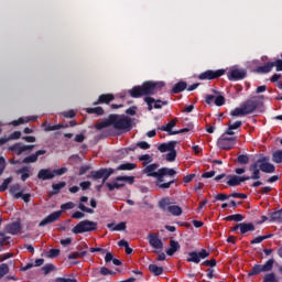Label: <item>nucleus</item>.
<instances>
[{
	"label": "nucleus",
	"instance_id": "4be33fe9",
	"mask_svg": "<svg viewBox=\"0 0 282 282\" xmlns=\"http://www.w3.org/2000/svg\"><path fill=\"white\" fill-rule=\"evenodd\" d=\"M182 247L180 246V242L176 240L171 239L170 240V248L165 251L167 257H173L175 252L180 251Z\"/></svg>",
	"mask_w": 282,
	"mask_h": 282
},
{
	"label": "nucleus",
	"instance_id": "37998d69",
	"mask_svg": "<svg viewBox=\"0 0 282 282\" xmlns=\"http://www.w3.org/2000/svg\"><path fill=\"white\" fill-rule=\"evenodd\" d=\"M177 158V151L175 150V148H173V150H171L166 156H165V160L166 162H175Z\"/></svg>",
	"mask_w": 282,
	"mask_h": 282
},
{
	"label": "nucleus",
	"instance_id": "6e6552de",
	"mask_svg": "<svg viewBox=\"0 0 282 282\" xmlns=\"http://www.w3.org/2000/svg\"><path fill=\"white\" fill-rule=\"evenodd\" d=\"M217 144L223 151H230L237 144V137H223L218 139Z\"/></svg>",
	"mask_w": 282,
	"mask_h": 282
},
{
	"label": "nucleus",
	"instance_id": "6e6d98bb",
	"mask_svg": "<svg viewBox=\"0 0 282 282\" xmlns=\"http://www.w3.org/2000/svg\"><path fill=\"white\" fill-rule=\"evenodd\" d=\"M144 102L148 105V111H153V102H155V98L144 97Z\"/></svg>",
	"mask_w": 282,
	"mask_h": 282
},
{
	"label": "nucleus",
	"instance_id": "7c9ffc66",
	"mask_svg": "<svg viewBox=\"0 0 282 282\" xmlns=\"http://www.w3.org/2000/svg\"><path fill=\"white\" fill-rule=\"evenodd\" d=\"M111 115H109L108 119L97 123L95 126V129H97V131H101V129H107V127H111Z\"/></svg>",
	"mask_w": 282,
	"mask_h": 282
},
{
	"label": "nucleus",
	"instance_id": "79ce46f5",
	"mask_svg": "<svg viewBox=\"0 0 282 282\" xmlns=\"http://www.w3.org/2000/svg\"><path fill=\"white\" fill-rule=\"evenodd\" d=\"M263 282H279L276 274L274 272L267 273L263 276Z\"/></svg>",
	"mask_w": 282,
	"mask_h": 282
},
{
	"label": "nucleus",
	"instance_id": "49530a36",
	"mask_svg": "<svg viewBox=\"0 0 282 282\" xmlns=\"http://www.w3.org/2000/svg\"><path fill=\"white\" fill-rule=\"evenodd\" d=\"M272 160L275 164H282V150L275 151L272 155Z\"/></svg>",
	"mask_w": 282,
	"mask_h": 282
},
{
	"label": "nucleus",
	"instance_id": "a211bd4d",
	"mask_svg": "<svg viewBox=\"0 0 282 282\" xmlns=\"http://www.w3.org/2000/svg\"><path fill=\"white\" fill-rule=\"evenodd\" d=\"M22 226L20 221H14L7 225L6 230L9 235H19L21 232Z\"/></svg>",
	"mask_w": 282,
	"mask_h": 282
},
{
	"label": "nucleus",
	"instance_id": "bb28decb",
	"mask_svg": "<svg viewBox=\"0 0 282 282\" xmlns=\"http://www.w3.org/2000/svg\"><path fill=\"white\" fill-rule=\"evenodd\" d=\"M253 230H256L254 224L240 223V235H246V232H253Z\"/></svg>",
	"mask_w": 282,
	"mask_h": 282
},
{
	"label": "nucleus",
	"instance_id": "cd10ccee",
	"mask_svg": "<svg viewBox=\"0 0 282 282\" xmlns=\"http://www.w3.org/2000/svg\"><path fill=\"white\" fill-rule=\"evenodd\" d=\"M187 87L188 84L186 82H178L173 86L172 94H182V91H185Z\"/></svg>",
	"mask_w": 282,
	"mask_h": 282
},
{
	"label": "nucleus",
	"instance_id": "ea45409f",
	"mask_svg": "<svg viewBox=\"0 0 282 282\" xmlns=\"http://www.w3.org/2000/svg\"><path fill=\"white\" fill-rule=\"evenodd\" d=\"M116 182H127V184H133L135 176H117Z\"/></svg>",
	"mask_w": 282,
	"mask_h": 282
},
{
	"label": "nucleus",
	"instance_id": "4c0bfd02",
	"mask_svg": "<svg viewBox=\"0 0 282 282\" xmlns=\"http://www.w3.org/2000/svg\"><path fill=\"white\" fill-rule=\"evenodd\" d=\"M169 206H171V199H169V198H162L159 202V208H161V210H163V212L169 210Z\"/></svg>",
	"mask_w": 282,
	"mask_h": 282
},
{
	"label": "nucleus",
	"instance_id": "2f4dec72",
	"mask_svg": "<svg viewBox=\"0 0 282 282\" xmlns=\"http://www.w3.org/2000/svg\"><path fill=\"white\" fill-rule=\"evenodd\" d=\"M186 261L188 263H199L202 260L199 259V253H197V251H191Z\"/></svg>",
	"mask_w": 282,
	"mask_h": 282
},
{
	"label": "nucleus",
	"instance_id": "423d86ee",
	"mask_svg": "<svg viewBox=\"0 0 282 282\" xmlns=\"http://www.w3.org/2000/svg\"><path fill=\"white\" fill-rule=\"evenodd\" d=\"M113 175V169H100L98 171H91L89 175H87L88 180H102V184L109 180Z\"/></svg>",
	"mask_w": 282,
	"mask_h": 282
},
{
	"label": "nucleus",
	"instance_id": "f704fd0d",
	"mask_svg": "<svg viewBox=\"0 0 282 282\" xmlns=\"http://www.w3.org/2000/svg\"><path fill=\"white\" fill-rule=\"evenodd\" d=\"M134 169H138L137 164H134V163H123V164H120L117 167V171H133Z\"/></svg>",
	"mask_w": 282,
	"mask_h": 282
},
{
	"label": "nucleus",
	"instance_id": "5fc2aeb1",
	"mask_svg": "<svg viewBox=\"0 0 282 282\" xmlns=\"http://www.w3.org/2000/svg\"><path fill=\"white\" fill-rule=\"evenodd\" d=\"M42 270L44 271V274H50V272H54V270H56V265L48 263L42 267Z\"/></svg>",
	"mask_w": 282,
	"mask_h": 282
},
{
	"label": "nucleus",
	"instance_id": "de8ad7c7",
	"mask_svg": "<svg viewBox=\"0 0 282 282\" xmlns=\"http://www.w3.org/2000/svg\"><path fill=\"white\" fill-rule=\"evenodd\" d=\"M238 164H249L250 163V156L248 154H240L237 158Z\"/></svg>",
	"mask_w": 282,
	"mask_h": 282
},
{
	"label": "nucleus",
	"instance_id": "4468645a",
	"mask_svg": "<svg viewBox=\"0 0 282 282\" xmlns=\"http://www.w3.org/2000/svg\"><path fill=\"white\" fill-rule=\"evenodd\" d=\"M149 243L155 250H162L164 248V242L161 241L160 237L155 234L148 235Z\"/></svg>",
	"mask_w": 282,
	"mask_h": 282
},
{
	"label": "nucleus",
	"instance_id": "0e129e2a",
	"mask_svg": "<svg viewBox=\"0 0 282 282\" xmlns=\"http://www.w3.org/2000/svg\"><path fill=\"white\" fill-rule=\"evenodd\" d=\"M198 253V259H208L210 257V252H208L206 249H202Z\"/></svg>",
	"mask_w": 282,
	"mask_h": 282
},
{
	"label": "nucleus",
	"instance_id": "8fccbe9b",
	"mask_svg": "<svg viewBox=\"0 0 282 282\" xmlns=\"http://www.w3.org/2000/svg\"><path fill=\"white\" fill-rule=\"evenodd\" d=\"M58 129H67V126L65 124H55V126H52V124H48L46 128H45V131H58Z\"/></svg>",
	"mask_w": 282,
	"mask_h": 282
},
{
	"label": "nucleus",
	"instance_id": "412c9836",
	"mask_svg": "<svg viewBox=\"0 0 282 282\" xmlns=\"http://www.w3.org/2000/svg\"><path fill=\"white\" fill-rule=\"evenodd\" d=\"M17 175H21V181L26 182L29 177L32 175V170L30 166H22L21 169L15 171Z\"/></svg>",
	"mask_w": 282,
	"mask_h": 282
},
{
	"label": "nucleus",
	"instance_id": "1a4fd4ad",
	"mask_svg": "<svg viewBox=\"0 0 282 282\" xmlns=\"http://www.w3.org/2000/svg\"><path fill=\"white\" fill-rule=\"evenodd\" d=\"M248 76V72L243 68H234L227 73L228 80H243Z\"/></svg>",
	"mask_w": 282,
	"mask_h": 282
},
{
	"label": "nucleus",
	"instance_id": "680f3d73",
	"mask_svg": "<svg viewBox=\"0 0 282 282\" xmlns=\"http://www.w3.org/2000/svg\"><path fill=\"white\" fill-rule=\"evenodd\" d=\"M202 265H205L206 268H215V265H217V260H206L202 263Z\"/></svg>",
	"mask_w": 282,
	"mask_h": 282
},
{
	"label": "nucleus",
	"instance_id": "aec40b11",
	"mask_svg": "<svg viewBox=\"0 0 282 282\" xmlns=\"http://www.w3.org/2000/svg\"><path fill=\"white\" fill-rule=\"evenodd\" d=\"M116 96L112 94H102L99 96L98 100L94 105H109L111 100H115Z\"/></svg>",
	"mask_w": 282,
	"mask_h": 282
},
{
	"label": "nucleus",
	"instance_id": "b1692460",
	"mask_svg": "<svg viewBox=\"0 0 282 282\" xmlns=\"http://www.w3.org/2000/svg\"><path fill=\"white\" fill-rule=\"evenodd\" d=\"M269 221L271 224H282V209H279L276 212H272L269 214Z\"/></svg>",
	"mask_w": 282,
	"mask_h": 282
},
{
	"label": "nucleus",
	"instance_id": "c756f323",
	"mask_svg": "<svg viewBox=\"0 0 282 282\" xmlns=\"http://www.w3.org/2000/svg\"><path fill=\"white\" fill-rule=\"evenodd\" d=\"M108 228H111L112 231H117L120 232L122 230H127V223H119L117 225L115 224H108L107 225Z\"/></svg>",
	"mask_w": 282,
	"mask_h": 282
},
{
	"label": "nucleus",
	"instance_id": "7ed1b4c3",
	"mask_svg": "<svg viewBox=\"0 0 282 282\" xmlns=\"http://www.w3.org/2000/svg\"><path fill=\"white\" fill-rule=\"evenodd\" d=\"M110 122L117 131H124L126 133L133 129L131 119L127 116H119L116 113L110 115Z\"/></svg>",
	"mask_w": 282,
	"mask_h": 282
},
{
	"label": "nucleus",
	"instance_id": "774afa93",
	"mask_svg": "<svg viewBox=\"0 0 282 282\" xmlns=\"http://www.w3.org/2000/svg\"><path fill=\"white\" fill-rule=\"evenodd\" d=\"M162 105H169V101H162L160 99H156L154 101V109H162Z\"/></svg>",
	"mask_w": 282,
	"mask_h": 282
},
{
	"label": "nucleus",
	"instance_id": "f257e3e1",
	"mask_svg": "<svg viewBox=\"0 0 282 282\" xmlns=\"http://www.w3.org/2000/svg\"><path fill=\"white\" fill-rule=\"evenodd\" d=\"M159 166H160V164L152 163L143 170V173L145 175H148V177H155V180H156L155 186H158V188H162L163 191H165L166 188H171V185L175 184V182H177V180L173 178L171 181L164 182V177H173V176L177 175V171H175L174 169H170V167L159 169Z\"/></svg>",
	"mask_w": 282,
	"mask_h": 282
},
{
	"label": "nucleus",
	"instance_id": "c03bdc74",
	"mask_svg": "<svg viewBox=\"0 0 282 282\" xmlns=\"http://www.w3.org/2000/svg\"><path fill=\"white\" fill-rule=\"evenodd\" d=\"M119 182L120 181H116V178H115L113 183H106L108 191H110V193H111V192L116 191V188L117 189L122 188V185H119Z\"/></svg>",
	"mask_w": 282,
	"mask_h": 282
},
{
	"label": "nucleus",
	"instance_id": "603ef678",
	"mask_svg": "<svg viewBox=\"0 0 282 282\" xmlns=\"http://www.w3.org/2000/svg\"><path fill=\"white\" fill-rule=\"evenodd\" d=\"M214 104L216 105V107H224V105H226V98L219 95L215 97Z\"/></svg>",
	"mask_w": 282,
	"mask_h": 282
},
{
	"label": "nucleus",
	"instance_id": "5701e85b",
	"mask_svg": "<svg viewBox=\"0 0 282 282\" xmlns=\"http://www.w3.org/2000/svg\"><path fill=\"white\" fill-rule=\"evenodd\" d=\"M177 145V141H170L167 143H161L159 147H158V150L161 152V153H166V151H173V149H175V147Z\"/></svg>",
	"mask_w": 282,
	"mask_h": 282
},
{
	"label": "nucleus",
	"instance_id": "0eeeda50",
	"mask_svg": "<svg viewBox=\"0 0 282 282\" xmlns=\"http://www.w3.org/2000/svg\"><path fill=\"white\" fill-rule=\"evenodd\" d=\"M226 74V69H208L198 75V80H215L216 78H221Z\"/></svg>",
	"mask_w": 282,
	"mask_h": 282
},
{
	"label": "nucleus",
	"instance_id": "9d476101",
	"mask_svg": "<svg viewBox=\"0 0 282 282\" xmlns=\"http://www.w3.org/2000/svg\"><path fill=\"white\" fill-rule=\"evenodd\" d=\"M32 149H34V145H25L21 142L14 143L8 148L14 155H21L25 153V151H32Z\"/></svg>",
	"mask_w": 282,
	"mask_h": 282
},
{
	"label": "nucleus",
	"instance_id": "f3484780",
	"mask_svg": "<svg viewBox=\"0 0 282 282\" xmlns=\"http://www.w3.org/2000/svg\"><path fill=\"white\" fill-rule=\"evenodd\" d=\"M249 171L251 176H249V180H261V167H259V163H253L249 166Z\"/></svg>",
	"mask_w": 282,
	"mask_h": 282
},
{
	"label": "nucleus",
	"instance_id": "a19ab883",
	"mask_svg": "<svg viewBox=\"0 0 282 282\" xmlns=\"http://www.w3.org/2000/svg\"><path fill=\"white\" fill-rule=\"evenodd\" d=\"M35 162H39L36 154H31L22 160V164H34Z\"/></svg>",
	"mask_w": 282,
	"mask_h": 282
},
{
	"label": "nucleus",
	"instance_id": "e2e57ef3",
	"mask_svg": "<svg viewBox=\"0 0 282 282\" xmlns=\"http://www.w3.org/2000/svg\"><path fill=\"white\" fill-rule=\"evenodd\" d=\"M137 147H139V149H142L143 151H147L148 149H151V144H149L147 141L138 142Z\"/></svg>",
	"mask_w": 282,
	"mask_h": 282
},
{
	"label": "nucleus",
	"instance_id": "3c124183",
	"mask_svg": "<svg viewBox=\"0 0 282 282\" xmlns=\"http://www.w3.org/2000/svg\"><path fill=\"white\" fill-rule=\"evenodd\" d=\"M12 183V177H8L3 181V183L0 185V193H4V191H8V186Z\"/></svg>",
	"mask_w": 282,
	"mask_h": 282
},
{
	"label": "nucleus",
	"instance_id": "2eb2a0df",
	"mask_svg": "<svg viewBox=\"0 0 282 282\" xmlns=\"http://www.w3.org/2000/svg\"><path fill=\"white\" fill-rule=\"evenodd\" d=\"M258 164L262 173H274V171H276L274 164L267 162L265 159H259Z\"/></svg>",
	"mask_w": 282,
	"mask_h": 282
},
{
	"label": "nucleus",
	"instance_id": "6ab92c4d",
	"mask_svg": "<svg viewBox=\"0 0 282 282\" xmlns=\"http://www.w3.org/2000/svg\"><path fill=\"white\" fill-rule=\"evenodd\" d=\"M37 180H43L44 182L47 180H54V171L50 169H42L37 173Z\"/></svg>",
	"mask_w": 282,
	"mask_h": 282
},
{
	"label": "nucleus",
	"instance_id": "f03ea898",
	"mask_svg": "<svg viewBox=\"0 0 282 282\" xmlns=\"http://www.w3.org/2000/svg\"><path fill=\"white\" fill-rule=\"evenodd\" d=\"M164 89L163 82H144L141 86H134L132 89L128 90L131 98H142V96H155L159 91Z\"/></svg>",
	"mask_w": 282,
	"mask_h": 282
},
{
	"label": "nucleus",
	"instance_id": "473e14b6",
	"mask_svg": "<svg viewBox=\"0 0 282 282\" xmlns=\"http://www.w3.org/2000/svg\"><path fill=\"white\" fill-rule=\"evenodd\" d=\"M149 270L154 276H160L164 272V268L158 267V264H150Z\"/></svg>",
	"mask_w": 282,
	"mask_h": 282
},
{
	"label": "nucleus",
	"instance_id": "72a5a7b5",
	"mask_svg": "<svg viewBox=\"0 0 282 282\" xmlns=\"http://www.w3.org/2000/svg\"><path fill=\"white\" fill-rule=\"evenodd\" d=\"M167 212H170L174 217H180V215H182V207L177 205H171L167 207Z\"/></svg>",
	"mask_w": 282,
	"mask_h": 282
},
{
	"label": "nucleus",
	"instance_id": "13d9d810",
	"mask_svg": "<svg viewBox=\"0 0 282 282\" xmlns=\"http://www.w3.org/2000/svg\"><path fill=\"white\" fill-rule=\"evenodd\" d=\"M139 162H145L144 164H151V162H153V158H151L149 154H143L139 156Z\"/></svg>",
	"mask_w": 282,
	"mask_h": 282
},
{
	"label": "nucleus",
	"instance_id": "f8f14e48",
	"mask_svg": "<svg viewBox=\"0 0 282 282\" xmlns=\"http://www.w3.org/2000/svg\"><path fill=\"white\" fill-rule=\"evenodd\" d=\"M227 177V186H239L241 183L250 180V176L228 175Z\"/></svg>",
	"mask_w": 282,
	"mask_h": 282
},
{
	"label": "nucleus",
	"instance_id": "c85d7f7f",
	"mask_svg": "<svg viewBox=\"0 0 282 282\" xmlns=\"http://www.w3.org/2000/svg\"><path fill=\"white\" fill-rule=\"evenodd\" d=\"M272 69H273V64H272V62H269L263 66H258L256 72L258 74H270V72H272Z\"/></svg>",
	"mask_w": 282,
	"mask_h": 282
},
{
	"label": "nucleus",
	"instance_id": "20e7f679",
	"mask_svg": "<svg viewBox=\"0 0 282 282\" xmlns=\"http://www.w3.org/2000/svg\"><path fill=\"white\" fill-rule=\"evenodd\" d=\"M98 230V223L93 220H82L73 229V235H84V232H94Z\"/></svg>",
	"mask_w": 282,
	"mask_h": 282
},
{
	"label": "nucleus",
	"instance_id": "dca6fc26",
	"mask_svg": "<svg viewBox=\"0 0 282 282\" xmlns=\"http://www.w3.org/2000/svg\"><path fill=\"white\" fill-rule=\"evenodd\" d=\"M177 124V118H174L165 126L158 127V131H166L167 135H177L176 131H173V127Z\"/></svg>",
	"mask_w": 282,
	"mask_h": 282
},
{
	"label": "nucleus",
	"instance_id": "e433bc0d",
	"mask_svg": "<svg viewBox=\"0 0 282 282\" xmlns=\"http://www.w3.org/2000/svg\"><path fill=\"white\" fill-rule=\"evenodd\" d=\"M86 112L95 113V116H105V109L102 107L86 108Z\"/></svg>",
	"mask_w": 282,
	"mask_h": 282
},
{
	"label": "nucleus",
	"instance_id": "bf43d9fd",
	"mask_svg": "<svg viewBox=\"0 0 282 282\" xmlns=\"http://www.w3.org/2000/svg\"><path fill=\"white\" fill-rule=\"evenodd\" d=\"M271 64L273 65V68L275 67V72H282V57L271 62Z\"/></svg>",
	"mask_w": 282,
	"mask_h": 282
},
{
	"label": "nucleus",
	"instance_id": "ddd939ff",
	"mask_svg": "<svg viewBox=\"0 0 282 282\" xmlns=\"http://www.w3.org/2000/svg\"><path fill=\"white\" fill-rule=\"evenodd\" d=\"M61 215H63L62 210L54 212L51 215L46 216L40 224V227L47 226V224H54V221H58L61 219Z\"/></svg>",
	"mask_w": 282,
	"mask_h": 282
},
{
	"label": "nucleus",
	"instance_id": "c9c22d12",
	"mask_svg": "<svg viewBox=\"0 0 282 282\" xmlns=\"http://www.w3.org/2000/svg\"><path fill=\"white\" fill-rule=\"evenodd\" d=\"M273 235L270 234V235H267V236H259V237H256L254 239H252L250 241L251 246H254L257 243H261L263 241H265V239H272Z\"/></svg>",
	"mask_w": 282,
	"mask_h": 282
},
{
	"label": "nucleus",
	"instance_id": "39448f33",
	"mask_svg": "<svg viewBox=\"0 0 282 282\" xmlns=\"http://www.w3.org/2000/svg\"><path fill=\"white\" fill-rule=\"evenodd\" d=\"M274 268V258L269 259L264 264H254L248 272V276H257L261 272H272Z\"/></svg>",
	"mask_w": 282,
	"mask_h": 282
},
{
	"label": "nucleus",
	"instance_id": "4d7b16f0",
	"mask_svg": "<svg viewBox=\"0 0 282 282\" xmlns=\"http://www.w3.org/2000/svg\"><path fill=\"white\" fill-rule=\"evenodd\" d=\"M78 208L79 210H82V213H88L89 215H94V209L85 206V204L83 203H79Z\"/></svg>",
	"mask_w": 282,
	"mask_h": 282
},
{
	"label": "nucleus",
	"instance_id": "9b49d317",
	"mask_svg": "<svg viewBox=\"0 0 282 282\" xmlns=\"http://www.w3.org/2000/svg\"><path fill=\"white\" fill-rule=\"evenodd\" d=\"M242 110L245 111V116H249V113H253L259 107V102L257 100L249 99L242 104Z\"/></svg>",
	"mask_w": 282,
	"mask_h": 282
},
{
	"label": "nucleus",
	"instance_id": "393cba45",
	"mask_svg": "<svg viewBox=\"0 0 282 282\" xmlns=\"http://www.w3.org/2000/svg\"><path fill=\"white\" fill-rule=\"evenodd\" d=\"M9 193L15 198V199H20L21 196H23V192H21V185L19 183L13 184L10 189Z\"/></svg>",
	"mask_w": 282,
	"mask_h": 282
},
{
	"label": "nucleus",
	"instance_id": "a18cd8bd",
	"mask_svg": "<svg viewBox=\"0 0 282 282\" xmlns=\"http://www.w3.org/2000/svg\"><path fill=\"white\" fill-rule=\"evenodd\" d=\"M225 220L226 221H243V215L241 214L230 215V216H227Z\"/></svg>",
	"mask_w": 282,
	"mask_h": 282
},
{
	"label": "nucleus",
	"instance_id": "a878e982",
	"mask_svg": "<svg viewBox=\"0 0 282 282\" xmlns=\"http://www.w3.org/2000/svg\"><path fill=\"white\" fill-rule=\"evenodd\" d=\"M65 186H67V183L65 181H62L59 183H53L52 184V192H50V195H58V193H61V191H63V188H65Z\"/></svg>",
	"mask_w": 282,
	"mask_h": 282
},
{
	"label": "nucleus",
	"instance_id": "09e8293b",
	"mask_svg": "<svg viewBox=\"0 0 282 282\" xmlns=\"http://www.w3.org/2000/svg\"><path fill=\"white\" fill-rule=\"evenodd\" d=\"M230 116H232L234 118H239L241 116H246V112L243 111L242 106L240 108H236L235 110H232L230 112Z\"/></svg>",
	"mask_w": 282,
	"mask_h": 282
},
{
	"label": "nucleus",
	"instance_id": "58836bf2",
	"mask_svg": "<svg viewBox=\"0 0 282 282\" xmlns=\"http://www.w3.org/2000/svg\"><path fill=\"white\" fill-rule=\"evenodd\" d=\"M83 257H87V251H75L73 253L68 254V259L69 261L74 260V259H83Z\"/></svg>",
	"mask_w": 282,
	"mask_h": 282
},
{
	"label": "nucleus",
	"instance_id": "864d4df0",
	"mask_svg": "<svg viewBox=\"0 0 282 282\" xmlns=\"http://www.w3.org/2000/svg\"><path fill=\"white\" fill-rule=\"evenodd\" d=\"M8 272H10V267L7 263L0 264V279H3Z\"/></svg>",
	"mask_w": 282,
	"mask_h": 282
},
{
	"label": "nucleus",
	"instance_id": "338daca9",
	"mask_svg": "<svg viewBox=\"0 0 282 282\" xmlns=\"http://www.w3.org/2000/svg\"><path fill=\"white\" fill-rule=\"evenodd\" d=\"M55 282H78L76 279L72 278H56Z\"/></svg>",
	"mask_w": 282,
	"mask_h": 282
},
{
	"label": "nucleus",
	"instance_id": "69168bd1",
	"mask_svg": "<svg viewBox=\"0 0 282 282\" xmlns=\"http://www.w3.org/2000/svg\"><path fill=\"white\" fill-rule=\"evenodd\" d=\"M74 206H75L74 203L68 202V203L62 204L61 209L62 210H72V208H74Z\"/></svg>",
	"mask_w": 282,
	"mask_h": 282
},
{
	"label": "nucleus",
	"instance_id": "052dcab7",
	"mask_svg": "<svg viewBox=\"0 0 282 282\" xmlns=\"http://www.w3.org/2000/svg\"><path fill=\"white\" fill-rule=\"evenodd\" d=\"M58 254H61V249H51L48 251V259H56V257H58Z\"/></svg>",
	"mask_w": 282,
	"mask_h": 282
}]
</instances>
